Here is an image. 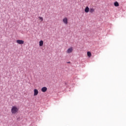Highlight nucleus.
Returning a JSON list of instances; mask_svg holds the SVG:
<instances>
[{
	"instance_id": "ddd939ff",
	"label": "nucleus",
	"mask_w": 126,
	"mask_h": 126,
	"mask_svg": "<svg viewBox=\"0 0 126 126\" xmlns=\"http://www.w3.org/2000/svg\"><path fill=\"white\" fill-rule=\"evenodd\" d=\"M67 63H70V62H67Z\"/></svg>"
},
{
	"instance_id": "9d476101",
	"label": "nucleus",
	"mask_w": 126,
	"mask_h": 126,
	"mask_svg": "<svg viewBox=\"0 0 126 126\" xmlns=\"http://www.w3.org/2000/svg\"><path fill=\"white\" fill-rule=\"evenodd\" d=\"M87 56L89 57V58H91V56H92V54H91V52H87Z\"/></svg>"
},
{
	"instance_id": "7ed1b4c3",
	"label": "nucleus",
	"mask_w": 126,
	"mask_h": 126,
	"mask_svg": "<svg viewBox=\"0 0 126 126\" xmlns=\"http://www.w3.org/2000/svg\"><path fill=\"white\" fill-rule=\"evenodd\" d=\"M73 51V48L72 47H71L67 50V51H66V53L67 54H70V53H72Z\"/></svg>"
},
{
	"instance_id": "20e7f679",
	"label": "nucleus",
	"mask_w": 126,
	"mask_h": 126,
	"mask_svg": "<svg viewBox=\"0 0 126 126\" xmlns=\"http://www.w3.org/2000/svg\"><path fill=\"white\" fill-rule=\"evenodd\" d=\"M16 43H17V44H19L20 45H23V44H24V41L22 40H17Z\"/></svg>"
},
{
	"instance_id": "9b49d317",
	"label": "nucleus",
	"mask_w": 126,
	"mask_h": 126,
	"mask_svg": "<svg viewBox=\"0 0 126 126\" xmlns=\"http://www.w3.org/2000/svg\"><path fill=\"white\" fill-rule=\"evenodd\" d=\"M114 5L115 6L118 7V6H119L120 4H119V2H118V1H116L114 2Z\"/></svg>"
},
{
	"instance_id": "6e6552de",
	"label": "nucleus",
	"mask_w": 126,
	"mask_h": 126,
	"mask_svg": "<svg viewBox=\"0 0 126 126\" xmlns=\"http://www.w3.org/2000/svg\"><path fill=\"white\" fill-rule=\"evenodd\" d=\"M94 11H95V9H94V8H90V12H91V13H93V12H94Z\"/></svg>"
},
{
	"instance_id": "f8f14e48",
	"label": "nucleus",
	"mask_w": 126,
	"mask_h": 126,
	"mask_svg": "<svg viewBox=\"0 0 126 126\" xmlns=\"http://www.w3.org/2000/svg\"><path fill=\"white\" fill-rule=\"evenodd\" d=\"M39 19L40 20H41V21H43V17H39Z\"/></svg>"
},
{
	"instance_id": "f257e3e1",
	"label": "nucleus",
	"mask_w": 126,
	"mask_h": 126,
	"mask_svg": "<svg viewBox=\"0 0 126 126\" xmlns=\"http://www.w3.org/2000/svg\"><path fill=\"white\" fill-rule=\"evenodd\" d=\"M18 111H19V109L16 106H12L11 109V112L12 115L17 114L18 113Z\"/></svg>"
},
{
	"instance_id": "423d86ee",
	"label": "nucleus",
	"mask_w": 126,
	"mask_h": 126,
	"mask_svg": "<svg viewBox=\"0 0 126 126\" xmlns=\"http://www.w3.org/2000/svg\"><path fill=\"white\" fill-rule=\"evenodd\" d=\"M47 90L48 89L47 88V87H44L41 89V91L42 92H46V91H47Z\"/></svg>"
},
{
	"instance_id": "f03ea898",
	"label": "nucleus",
	"mask_w": 126,
	"mask_h": 126,
	"mask_svg": "<svg viewBox=\"0 0 126 126\" xmlns=\"http://www.w3.org/2000/svg\"><path fill=\"white\" fill-rule=\"evenodd\" d=\"M63 22L64 23V24H65L66 25H67V23H68V19L67 18H63Z\"/></svg>"
},
{
	"instance_id": "39448f33",
	"label": "nucleus",
	"mask_w": 126,
	"mask_h": 126,
	"mask_svg": "<svg viewBox=\"0 0 126 126\" xmlns=\"http://www.w3.org/2000/svg\"><path fill=\"white\" fill-rule=\"evenodd\" d=\"M33 91H34V96H37V95H38V94L39 93L38 90L34 89Z\"/></svg>"
},
{
	"instance_id": "0eeeda50",
	"label": "nucleus",
	"mask_w": 126,
	"mask_h": 126,
	"mask_svg": "<svg viewBox=\"0 0 126 126\" xmlns=\"http://www.w3.org/2000/svg\"><path fill=\"white\" fill-rule=\"evenodd\" d=\"M85 12H86V13H88V12H89V7H88V6H87L85 8Z\"/></svg>"
},
{
	"instance_id": "1a4fd4ad",
	"label": "nucleus",
	"mask_w": 126,
	"mask_h": 126,
	"mask_svg": "<svg viewBox=\"0 0 126 126\" xmlns=\"http://www.w3.org/2000/svg\"><path fill=\"white\" fill-rule=\"evenodd\" d=\"M43 45H44V41H43V40H40L39 41V46H40V47H42V46H43Z\"/></svg>"
}]
</instances>
